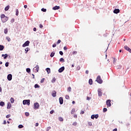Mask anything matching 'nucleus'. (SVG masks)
Here are the masks:
<instances>
[{
	"mask_svg": "<svg viewBox=\"0 0 131 131\" xmlns=\"http://www.w3.org/2000/svg\"><path fill=\"white\" fill-rule=\"evenodd\" d=\"M63 50H64V51H67V47H64L63 48Z\"/></svg>",
	"mask_w": 131,
	"mask_h": 131,
	"instance_id": "55",
	"label": "nucleus"
},
{
	"mask_svg": "<svg viewBox=\"0 0 131 131\" xmlns=\"http://www.w3.org/2000/svg\"><path fill=\"white\" fill-rule=\"evenodd\" d=\"M88 124H89V125L90 126H92V125H93V124H92V122H89L88 123Z\"/></svg>",
	"mask_w": 131,
	"mask_h": 131,
	"instance_id": "47",
	"label": "nucleus"
},
{
	"mask_svg": "<svg viewBox=\"0 0 131 131\" xmlns=\"http://www.w3.org/2000/svg\"><path fill=\"white\" fill-rule=\"evenodd\" d=\"M96 81H97L98 83H100V84L103 83V80H102V79L101 78V76H97Z\"/></svg>",
	"mask_w": 131,
	"mask_h": 131,
	"instance_id": "2",
	"label": "nucleus"
},
{
	"mask_svg": "<svg viewBox=\"0 0 131 131\" xmlns=\"http://www.w3.org/2000/svg\"><path fill=\"white\" fill-rule=\"evenodd\" d=\"M75 113V108H72L71 114H74Z\"/></svg>",
	"mask_w": 131,
	"mask_h": 131,
	"instance_id": "21",
	"label": "nucleus"
},
{
	"mask_svg": "<svg viewBox=\"0 0 131 131\" xmlns=\"http://www.w3.org/2000/svg\"><path fill=\"white\" fill-rule=\"evenodd\" d=\"M38 70H39V67H38V65H37L34 68L33 71L35 72H38Z\"/></svg>",
	"mask_w": 131,
	"mask_h": 131,
	"instance_id": "6",
	"label": "nucleus"
},
{
	"mask_svg": "<svg viewBox=\"0 0 131 131\" xmlns=\"http://www.w3.org/2000/svg\"><path fill=\"white\" fill-rule=\"evenodd\" d=\"M10 9V6H7L5 8V11H8Z\"/></svg>",
	"mask_w": 131,
	"mask_h": 131,
	"instance_id": "23",
	"label": "nucleus"
},
{
	"mask_svg": "<svg viewBox=\"0 0 131 131\" xmlns=\"http://www.w3.org/2000/svg\"><path fill=\"white\" fill-rule=\"evenodd\" d=\"M24 8L25 9H27V5H25Z\"/></svg>",
	"mask_w": 131,
	"mask_h": 131,
	"instance_id": "62",
	"label": "nucleus"
},
{
	"mask_svg": "<svg viewBox=\"0 0 131 131\" xmlns=\"http://www.w3.org/2000/svg\"><path fill=\"white\" fill-rule=\"evenodd\" d=\"M52 96L55 98L57 96V92L55 91L52 92Z\"/></svg>",
	"mask_w": 131,
	"mask_h": 131,
	"instance_id": "13",
	"label": "nucleus"
},
{
	"mask_svg": "<svg viewBox=\"0 0 131 131\" xmlns=\"http://www.w3.org/2000/svg\"><path fill=\"white\" fill-rule=\"evenodd\" d=\"M89 84L92 85V84H93V79H90L89 80Z\"/></svg>",
	"mask_w": 131,
	"mask_h": 131,
	"instance_id": "17",
	"label": "nucleus"
},
{
	"mask_svg": "<svg viewBox=\"0 0 131 131\" xmlns=\"http://www.w3.org/2000/svg\"><path fill=\"white\" fill-rule=\"evenodd\" d=\"M4 33L7 34L8 33V28L4 29Z\"/></svg>",
	"mask_w": 131,
	"mask_h": 131,
	"instance_id": "28",
	"label": "nucleus"
},
{
	"mask_svg": "<svg viewBox=\"0 0 131 131\" xmlns=\"http://www.w3.org/2000/svg\"><path fill=\"white\" fill-rule=\"evenodd\" d=\"M61 43V40L59 39L57 42H56V45H59V43Z\"/></svg>",
	"mask_w": 131,
	"mask_h": 131,
	"instance_id": "39",
	"label": "nucleus"
},
{
	"mask_svg": "<svg viewBox=\"0 0 131 131\" xmlns=\"http://www.w3.org/2000/svg\"><path fill=\"white\" fill-rule=\"evenodd\" d=\"M39 27H40V28H42L43 27V26H42V25L40 24L39 25Z\"/></svg>",
	"mask_w": 131,
	"mask_h": 131,
	"instance_id": "53",
	"label": "nucleus"
},
{
	"mask_svg": "<svg viewBox=\"0 0 131 131\" xmlns=\"http://www.w3.org/2000/svg\"><path fill=\"white\" fill-rule=\"evenodd\" d=\"M26 71H27V72H28V73H29V72H30V71H31V70L29 68H27L26 69Z\"/></svg>",
	"mask_w": 131,
	"mask_h": 131,
	"instance_id": "33",
	"label": "nucleus"
},
{
	"mask_svg": "<svg viewBox=\"0 0 131 131\" xmlns=\"http://www.w3.org/2000/svg\"><path fill=\"white\" fill-rule=\"evenodd\" d=\"M124 49H125V50H126V51H128V52H129V53H131V49H130V48H129V47H127V46H125L124 47Z\"/></svg>",
	"mask_w": 131,
	"mask_h": 131,
	"instance_id": "11",
	"label": "nucleus"
},
{
	"mask_svg": "<svg viewBox=\"0 0 131 131\" xmlns=\"http://www.w3.org/2000/svg\"><path fill=\"white\" fill-rule=\"evenodd\" d=\"M34 88L35 89H39V88H40V86L38 84H35Z\"/></svg>",
	"mask_w": 131,
	"mask_h": 131,
	"instance_id": "26",
	"label": "nucleus"
},
{
	"mask_svg": "<svg viewBox=\"0 0 131 131\" xmlns=\"http://www.w3.org/2000/svg\"><path fill=\"white\" fill-rule=\"evenodd\" d=\"M10 102H11V103H14V102H15V100L14 99V98L11 97V98H10Z\"/></svg>",
	"mask_w": 131,
	"mask_h": 131,
	"instance_id": "20",
	"label": "nucleus"
},
{
	"mask_svg": "<svg viewBox=\"0 0 131 131\" xmlns=\"http://www.w3.org/2000/svg\"><path fill=\"white\" fill-rule=\"evenodd\" d=\"M113 131H117V128H115V129H113Z\"/></svg>",
	"mask_w": 131,
	"mask_h": 131,
	"instance_id": "64",
	"label": "nucleus"
},
{
	"mask_svg": "<svg viewBox=\"0 0 131 131\" xmlns=\"http://www.w3.org/2000/svg\"><path fill=\"white\" fill-rule=\"evenodd\" d=\"M80 114H84V111H82L80 113Z\"/></svg>",
	"mask_w": 131,
	"mask_h": 131,
	"instance_id": "57",
	"label": "nucleus"
},
{
	"mask_svg": "<svg viewBox=\"0 0 131 131\" xmlns=\"http://www.w3.org/2000/svg\"><path fill=\"white\" fill-rule=\"evenodd\" d=\"M41 11L42 12H47V9L42 8Z\"/></svg>",
	"mask_w": 131,
	"mask_h": 131,
	"instance_id": "37",
	"label": "nucleus"
},
{
	"mask_svg": "<svg viewBox=\"0 0 131 131\" xmlns=\"http://www.w3.org/2000/svg\"><path fill=\"white\" fill-rule=\"evenodd\" d=\"M5 66H6V67H9V62H7L5 63Z\"/></svg>",
	"mask_w": 131,
	"mask_h": 131,
	"instance_id": "42",
	"label": "nucleus"
},
{
	"mask_svg": "<svg viewBox=\"0 0 131 131\" xmlns=\"http://www.w3.org/2000/svg\"><path fill=\"white\" fill-rule=\"evenodd\" d=\"M1 18L2 21L3 23H5V22H7V21H8V20H9V17L6 16V15H5V14H2L1 15Z\"/></svg>",
	"mask_w": 131,
	"mask_h": 131,
	"instance_id": "1",
	"label": "nucleus"
},
{
	"mask_svg": "<svg viewBox=\"0 0 131 131\" xmlns=\"http://www.w3.org/2000/svg\"><path fill=\"white\" fill-rule=\"evenodd\" d=\"M25 115L26 116H29V113L28 112L25 113Z\"/></svg>",
	"mask_w": 131,
	"mask_h": 131,
	"instance_id": "44",
	"label": "nucleus"
},
{
	"mask_svg": "<svg viewBox=\"0 0 131 131\" xmlns=\"http://www.w3.org/2000/svg\"><path fill=\"white\" fill-rule=\"evenodd\" d=\"M94 117H95V118H96L97 119V118H98V117H99V115H98V114L94 115Z\"/></svg>",
	"mask_w": 131,
	"mask_h": 131,
	"instance_id": "40",
	"label": "nucleus"
},
{
	"mask_svg": "<svg viewBox=\"0 0 131 131\" xmlns=\"http://www.w3.org/2000/svg\"><path fill=\"white\" fill-rule=\"evenodd\" d=\"M59 54H60V55H61V56H63V52H62V51H59Z\"/></svg>",
	"mask_w": 131,
	"mask_h": 131,
	"instance_id": "49",
	"label": "nucleus"
},
{
	"mask_svg": "<svg viewBox=\"0 0 131 131\" xmlns=\"http://www.w3.org/2000/svg\"><path fill=\"white\" fill-rule=\"evenodd\" d=\"M98 93L99 97H102L103 93H102V90H101V89H99L98 90Z\"/></svg>",
	"mask_w": 131,
	"mask_h": 131,
	"instance_id": "9",
	"label": "nucleus"
},
{
	"mask_svg": "<svg viewBox=\"0 0 131 131\" xmlns=\"http://www.w3.org/2000/svg\"><path fill=\"white\" fill-rule=\"evenodd\" d=\"M106 104L107 107H111V100L110 99L106 100Z\"/></svg>",
	"mask_w": 131,
	"mask_h": 131,
	"instance_id": "4",
	"label": "nucleus"
},
{
	"mask_svg": "<svg viewBox=\"0 0 131 131\" xmlns=\"http://www.w3.org/2000/svg\"><path fill=\"white\" fill-rule=\"evenodd\" d=\"M18 15H19V10L16 9V15L18 16Z\"/></svg>",
	"mask_w": 131,
	"mask_h": 131,
	"instance_id": "30",
	"label": "nucleus"
},
{
	"mask_svg": "<svg viewBox=\"0 0 131 131\" xmlns=\"http://www.w3.org/2000/svg\"><path fill=\"white\" fill-rule=\"evenodd\" d=\"M24 105H28L29 106L30 105V100H25L23 101Z\"/></svg>",
	"mask_w": 131,
	"mask_h": 131,
	"instance_id": "3",
	"label": "nucleus"
},
{
	"mask_svg": "<svg viewBox=\"0 0 131 131\" xmlns=\"http://www.w3.org/2000/svg\"><path fill=\"white\" fill-rule=\"evenodd\" d=\"M3 124H7V121L6 120L4 121Z\"/></svg>",
	"mask_w": 131,
	"mask_h": 131,
	"instance_id": "56",
	"label": "nucleus"
},
{
	"mask_svg": "<svg viewBox=\"0 0 131 131\" xmlns=\"http://www.w3.org/2000/svg\"><path fill=\"white\" fill-rule=\"evenodd\" d=\"M68 92H71V87H69L68 89Z\"/></svg>",
	"mask_w": 131,
	"mask_h": 131,
	"instance_id": "45",
	"label": "nucleus"
},
{
	"mask_svg": "<svg viewBox=\"0 0 131 131\" xmlns=\"http://www.w3.org/2000/svg\"><path fill=\"white\" fill-rule=\"evenodd\" d=\"M33 30H34V31H36V28H34Z\"/></svg>",
	"mask_w": 131,
	"mask_h": 131,
	"instance_id": "63",
	"label": "nucleus"
},
{
	"mask_svg": "<svg viewBox=\"0 0 131 131\" xmlns=\"http://www.w3.org/2000/svg\"><path fill=\"white\" fill-rule=\"evenodd\" d=\"M29 43H30V41H29V40L26 41V42L23 45V48H25V47H28V46H29Z\"/></svg>",
	"mask_w": 131,
	"mask_h": 131,
	"instance_id": "5",
	"label": "nucleus"
},
{
	"mask_svg": "<svg viewBox=\"0 0 131 131\" xmlns=\"http://www.w3.org/2000/svg\"><path fill=\"white\" fill-rule=\"evenodd\" d=\"M18 127H19V128H23V127H24V126L23 125H19Z\"/></svg>",
	"mask_w": 131,
	"mask_h": 131,
	"instance_id": "36",
	"label": "nucleus"
},
{
	"mask_svg": "<svg viewBox=\"0 0 131 131\" xmlns=\"http://www.w3.org/2000/svg\"><path fill=\"white\" fill-rule=\"evenodd\" d=\"M73 125H74L75 126L77 125V122H74L73 123Z\"/></svg>",
	"mask_w": 131,
	"mask_h": 131,
	"instance_id": "43",
	"label": "nucleus"
},
{
	"mask_svg": "<svg viewBox=\"0 0 131 131\" xmlns=\"http://www.w3.org/2000/svg\"><path fill=\"white\" fill-rule=\"evenodd\" d=\"M59 61H60V62H65V60H64V58H61L59 59Z\"/></svg>",
	"mask_w": 131,
	"mask_h": 131,
	"instance_id": "29",
	"label": "nucleus"
},
{
	"mask_svg": "<svg viewBox=\"0 0 131 131\" xmlns=\"http://www.w3.org/2000/svg\"><path fill=\"white\" fill-rule=\"evenodd\" d=\"M5 49V47L3 45H0V51H3Z\"/></svg>",
	"mask_w": 131,
	"mask_h": 131,
	"instance_id": "22",
	"label": "nucleus"
},
{
	"mask_svg": "<svg viewBox=\"0 0 131 131\" xmlns=\"http://www.w3.org/2000/svg\"><path fill=\"white\" fill-rule=\"evenodd\" d=\"M74 118H77V115H74Z\"/></svg>",
	"mask_w": 131,
	"mask_h": 131,
	"instance_id": "58",
	"label": "nucleus"
},
{
	"mask_svg": "<svg viewBox=\"0 0 131 131\" xmlns=\"http://www.w3.org/2000/svg\"><path fill=\"white\" fill-rule=\"evenodd\" d=\"M45 79H46L45 78H42L40 81L41 83H43V82H45Z\"/></svg>",
	"mask_w": 131,
	"mask_h": 131,
	"instance_id": "31",
	"label": "nucleus"
},
{
	"mask_svg": "<svg viewBox=\"0 0 131 131\" xmlns=\"http://www.w3.org/2000/svg\"><path fill=\"white\" fill-rule=\"evenodd\" d=\"M29 48H27L26 49H25V51H26V54H27V52H28V51H29Z\"/></svg>",
	"mask_w": 131,
	"mask_h": 131,
	"instance_id": "32",
	"label": "nucleus"
},
{
	"mask_svg": "<svg viewBox=\"0 0 131 131\" xmlns=\"http://www.w3.org/2000/svg\"><path fill=\"white\" fill-rule=\"evenodd\" d=\"M92 119H95V115H93L91 116Z\"/></svg>",
	"mask_w": 131,
	"mask_h": 131,
	"instance_id": "46",
	"label": "nucleus"
},
{
	"mask_svg": "<svg viewBox=\"0 0 131 131\" xmlns=\"http://www.w3.org/2000/svg\"><path fill=\"white\" fill-rule=\"evenodd\" d=\"M0 106H1L2 107H4V106H5V102L1 101L0 102Z\"/></svg>",
	"mask_w": 131,
	"mask_h": 131,
	"instance_id": "19",
	"label": "nucleus"
},
{
	"mask_svg": "<svg viewBox=\"0 0 131 131\" xmlns=\"http://www.w3.org/2000/svg\"><path fill=\"white\" fill-rule=\"evenodd\" d=\"M39 125L38 123H35V126H37Z\"/></svg>",
	"mask_w": 131,
	"mask_h": 131,
	"instance_id": "61",
	"label": "nucleus"
},
{
	"mask_svg": "<svg viewBox=\"0 0 131 131\" xmlns=\"http://www.w3.org/2000/svg\"><path fill=\"white\" fill-rule=\"evenodd\" d=\"M113 59H114L113 63H114V64H115V63H116L117 59L115 58H113Z\"/></svg>",
	"mask_w": 131,
	"mask_h": 131,
	"instance_id": "34",
	"label": "nucleus"
},
{
	"mask_svg": "<svg viewBox=\"0 0 131 131\" xmlns=\"http://www.w3.org/2000/svg\"><path fill=\"white\" fill-rule=\"evenodd\" d=\"M59 103L60 105H62L63 104V97H60L59 99Z\"/></svg>",
	"mask_w": 131,
	"mask_h": 131,
	"instance_id": "14",
	"label": "nucleus"
},
{
	"mask_svg": "<svg viewBox=\"0 0 131 131\" xmlns=\"http://www.w3.org/2000/svg\"><path fill=\"white\" fill-rule=\"evenodd\" d=\"M50 113V114H53V113H54V111H53V110L51 111Z\"/></svg>",
	"mask_w": 131,
	"mask_h": 131,
	"instance_id": "54",
	"label": "nucleus"
},
{
	"mask_svg": "<svg viewBox=\"0 0 131 131\" xmlns=\"http://www.w3.org/2000/svg\"><path fill=\"white\" fill-rule=\"evenodd\" d=\"M103 112H107V108H104L103 110Z\"/></svg>",
	"mask_w": 131,
	"mask_h": 131,
	"instance_id": "41",
	"label": "nucleus"
},
{
	"mask_svg": "<svg viewBox=\"0 0 131 131\" xmlns=\"http://www.w3.org/2000/svg\"><path fill=\"white\" fill-rule=\"evenodd\" d=\"M56 46H57V45L56 43H54L52 45L53 48H56Z\"/></svg>",
	"mask_w": 131,
	"mask_h": 131,
	"instance_id": "51",
	"label": "nucleus"
},
{
	"mask_svg": "<svg viewBox=\"0 0 131 131\" xmlns=\"http://www.w3.org/2000/svg\"><path fill=\"white\" fill-rule=\"evenodd\" d=\"M54 56H55V53L54 52H52L51 53V55H50V57L51 58H53V57H54Z\"/></svg>",
	"mask_w": 131,
	"mask_h": 131,
	"instance_id": "24",
	"label": "nucleus"
},
{
	"mask_svg": "<svg viewBox=\"0 0 131 131\" xmlns=\"http://www.w3.org/2000/svg\"><path fill=\"white\" fill-rule=\"evenodd\" d=\"M14 22H15V19L12 18V19H11V23H14Z\"/></svg>",
	"mask_w": 131,
	"mask_h": 131,
	"instance_id": "52",
	"label": "nucleus"
},
{
	"mask_svg": "<svg viewBox=\"0 0 131 131\" xmlns=\"http://www.w3.org/2000/svg\"><path fill=\"white\" fill-rule=\"evenodd\" d=\"M120 12V10L118 9H116L114 10V14H118Z\"/></svg>",
	"mask_w": 131,
	"mask_h": 131,
	"instance_id": "12",
	"label": "nucleus"
},
{
	"mask_svg": "<svg viewBox=\"0 0 131 131\" xmlns=\"http://www.w3.org/2000/svg\"><path fill=\"white\" fill-rule=\"evenodd\" d=\"M65 98L67 100H69L70 99V97H69V95H66Z\"/></svg>",
	"mask_w": 131,
	"mask_h": 131,
	"instance_id": "27",
	"label": "nucleus"
},
{
	"mask_svg": "<svg viewBox=\"0 0 131 131\" xmlns=\"http://www.w3.org/2000/svg\"><path fill=\"white\" fill-rule=\"evenodd\" d=\"M85 73H86V74H89V71H88V70H86V71H85Z\"/></svg>",
	"mask_w": 131,
	"mask_h": 131,
	"instance_id": "59",
	"label": "nucleus"
},
{
	"mask_svg": "<svg viewBox=\"0 0 131 131\" xmlns=\"http://www.w3.org/2000/svg\"><path fill=\"white\" fill-rule=\"evenodd\" d=\"M64 70H65V67H62L58 70V72H59V73H61V72H63Z\"/></svg>",
	"mask_w": 131,
	"mask_h": 131,
	"instance_id": "8",
	"label": "nucleus"
},
{
	"mask_svg": "<svg viewBox=\"0 0 131 131\" xmlns=\"http://www.w3.org/2000/svg\"><path fill=\"white\" fill-rule=\"evenodd\" d=\"M58 120H59V121H63V119H62V117H59V118H58Z\"/></svg>",
	"mask_w": 131,
	"mask_h": 131,
	"instance_id": "35",
	"label": "nucleus"
},
{
	"mask_svg": "<svg viewBox=\"0 0 131 131\" xmlns=\"http://www.w3.org/2000/svg\"><path fill=\"white\" fill-rule=\"evenodd\" d=\"M46 71L47 72V73H48V74L49 73H51V69L48 68L46 69Z\"/></svg>",
	"mask_w": 131,
	"mask_h": 131,
	"instance_id": "18",
	"label": "nucleus"
},
{
	"mask_svg": "<svg viewBox=\"0 0 131 131\" xmlns=\"http://www.w3.org/2000/svg\"><path fill=\"white\" fill-rule=\"evenodd\" d=\"M86 100H91V98L87 97Z\"/></svg>",
	"mask_w": 131,
	"mask_h": 131,
	"instance_id": "60",
	"label": "nucleus"
},
{
	"mask_svg": "<svg viewBox=\"0 0 131 131\" xmlns=\"http://www.w3.org/2000/svg\"><path fill=\"white\" fill-rule=\"evenodd\" d=\"M6 38L8 40V41H11V38L9 37V36H6Z\"/></svg>",
	"mask_w": 131,
	"mask_h": 131,
	"instance_id": "25",
	"label": "nucleus"
},
{
	"mask_svg": "<svg viewBox=\"0 0 131 131\" xmlns=\"http://www.w3.org/2000/svg\"><path fill=\"white\" fill-rule=\"evenodd\" d=\"M11 107H12V104L11 103L8 102L7 104V109H11Z\"/></svg>",
	"mask_w": 131,
	"mask_h": 131,
	"instance_id": "16",
	"label": "nucleus"
},
{
	"mask_svg": "<svg viewBox=\"0 0 131 131\" xmlns=\"http://www.w3.org/2000/svg\"><path fill=\"white\" fill-rule=\"evenodd\" d=\"M7 58H8V54H5L4 55V59H7Z\"/></svg>",
	"mask_w": 131,
	"mask_h": 131,
	"instance_id": "38",
	"label": "nucleus"
},
{
	"mask_svg": "<svg viewBox=\"0 0 131 131\" xmlns=\"http://www.w3.org/2000/svg\"><path fill=\"white\" fill-rule=\"evenodd\" d=\"M12 74H9L8 76H7V79L8 80L11 81L12 80Z\"/></svg>",
	"mask_w": 131,
	"mask_h": 131,
	"instance_id": "10",
	"label": "nucleus"
},
{
	"mask_svg": "<svg viewBox=\"0 0 131 131\" xmlns=\"http://www.w3.org/2000/svg\"><path fill=\"white\" fill-rule=\"evenodd\" d=\"M76 54H77V51H73V55H76Z\"/></svg>",
	"mask_w": 131,
	"mask_h": 131,
	"instance_id": "50",
	"label": "nucleus"
},
{
	"mask_svg": "<svg viewBox=\"0 0 131 131\" xmlns=\"http://www.w3.org/2000/svg\"><path fill=\"white\" fill-rule=\"evenodd\" d=\"M59 9H60V6H55L53 8V10H54V11H56V10H59Z\"/></svg>",
	"mask_w": 131,
	"mask_h": 131,
	"instance_id": "15",
	"label": "nucleus"
},
{
	"mask_svg": "<svg viewBox=\"0 0 131 131\" xmlns=\"http://www.w3.org/2000/svg\"><path fill=\"white\" fill-rule=\"evenodd\" d=\"M10 117H11V115H7L6 116V118H10Z\"/></svg>",
	"mask_w": 131,
	"mask_h": 131,
	"instance_id": "48",
	"label": "nucleus"
},
{
	"mask_svg": "<svg viewBox=\"0 0 131 131\" xmlns=\"http://www.w3.org/2000/svg\"><path fill=\"white\" fill-rule=\"evenodd\" d=\"M39 108V104L38 103H34V109H38Z\"/></svg>",
	"mask_w": 131,
	"mask_h": 131,
	"instance_id": "7",
	"label": "nucleus"
}]
</instances>
